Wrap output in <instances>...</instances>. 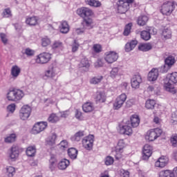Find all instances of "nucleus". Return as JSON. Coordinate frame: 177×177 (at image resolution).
Here are the masks:
<instances>
[{"mask_svg": "<svg viewBox=\"0 0 177 177\" xmlns=\"http://www.w3.org/2000/svg\"><path fill=\"white\" fill-rule=\"evenodd\" d=\"M175 84H177V72L167 74V77L163 79V86L167 92L170 93H176Z\"/></svg>", "mask_w": 177, "mask_h": 177, "instance_id": "f257e3e1", "label": "nucleus"}, {"mask_svg": "<svg viewBox=\"0 0 177 177\" xmlns=\"http://www.w3.org/2000/svg\"><path fill=\"white\" fill-rule=\"evenodd\" d=\"M24 97V91L20 89L14 88L10 90L7 93V99L10 102H19Z\"/></svg>", "mask_w": 177, "mask_h": 177, "instance_id": "f03ea898", "label": "nucleus"}, {"mask_svg": "<svg viewBox=\"0 0 177 177\" xmlns=\"http://www.w3.org/2000/svg\"><path fill=\"white\" fill-rule=\"evenodd\" d=\"M95 142V136L93 135H88L82 140L83 147L86 150L91 151L93 149V142Z\"/></svg>", "mask_w": 177, "mask_h": 177, "instance_id": "7ed1b4c3", "label": "nucleus"}, {"mask_svg": "<svg viewBox=\"0 0 177 177\" xmlns=\"http://www.w3.org/2000/svg\"><path fill=\"white\" fill-rule=\"evenodd\" d=\"M77 13L78 16L82 17L83 19L91 18L93 16V11L88 8L82 7L77 10Z\"/></svg>", "mask_w": 177, "mask_h": 177, "instance_id": "20e7f679", "label": "nucleus"}, {"mask_svg": "<svg viewBox=\"0 0 177 177\" xmlns=\"http://www.w3.org/2000/svg\"><path fill=\"white\" fill-rule=\"evenodd\" d=\"M174 3L171 1H167L162 5V8L160 12L162 15H165L166 16H169L171 13L174 11Z\"/></svg>", "mask_w": 177, "mask_h": 177, "instance_id": "39448f33", "label": "nucleus"}, {"mask_svg": "<svg viewBox=\"0 0 177 177\" xmlns=\"http://www.w3.org/2000/svg\"><path fill=\"white\" fill-rule=\"evenodd\" d=\"M50 59H52V57L49 53H43L37 56L36 63L39 64H46V63L50 62Z\"/></svg>", "mask_w": 177, "mask_h": 177, "instance_id": "423d86ee", "label": "nucleus"}, {"mask_svg": "<svg viewBox=\"0 0 177 177\" xmlns=\"http://www.w3.org/2000/svg\"><path fill=\"white\" fill-rule=\"evenodd\" d=\"M46 127H48V122H39L33 126L32 132L35 135L41 133V132H42V131H45V129H46Z\"/></svg>", "mask_w": 177, "mask_h": 177, "instance_id": "0eeeda50", "label": "nucleus"}, {"mask_svg": "<svg viewBox=\"0 0 177 177\" xmlns=\"http://www.w3.org/2000/svg\"><path fill=\"white\" fill-rule=\"evenodd\" d=\"M125 100H127V95L125 93L121 94L118 96L113 103V109L114 110H120L124 103H125Z\"/></svg>", "mask_w": 177, "mask_h": 177, "instance_id": "6e6552de", "label": "nucleus"}, {"mask_svg": "<svg viewBox=\"0 0 177 177\" xmlns=\"http://www.w3.org/2000/svg\"><path fill=\"white\" fill-rule=\"evenodd\" d=\"M30 115H31V107H30L28 105L23 106L19 112V117L21 120H23L24 121H25V120H27Z\"/></svg>", "mask_w": 177, "mask_h": 177, "instance_id": "1a4fd4ad", "label": "nucleus"}, {"mask_svg": "<svg viewBox=\"0 0 177 177\" xmlns=\"http://www.w3.org/2000/svg\"><path fill=\"white\" fill-rule=\"evenodd\" d=\"M118 11L119 13L123 15L124 13H127L129 10V5L128 3H125L124 0H119L118 3Z\"/></svg>", "mask_w": 177, "mask_h": 177, "instance_id": "9d476101", "label": "nucleus"}, {"mask_svg": "<svg viewBox=\"0 0 177 177\" xmlns=\"http://www.w3.org/2000/svg\"><path fill=\"white\" fill-rule=\"evenodd\" d=\"M151 154H153V147H151L149 144L145 145L142 150V160H146L150 158Z\"/></svg>", "mask_w": 177, "mask_h": 177, "instance_id": "9b49d317", "label": "nucleus"}, {"mask_svg": "<svg viewBox=\"0 0 177 177\" xmlns=\"http://www.w3.org/2000/svg\"><path fill=\"white\" fill-rule=\"evenodd\" d=\"M118 59V54L114 51H109L106 53L105 60L106 63L111 64L117 62Z\"/></svg>", "mask_w": 177, "mask_h": 177, "instance_id": "f8f14e48", "label": "nucleus"}, {"mask_svg": "<svg viewBox=\"0 0 177 177\" xmlns=\"http://www.w3.org/2000/svg\"><path fill=\"white\" fill-rule=\"evenodd\" d=\"M20 154V148L17 145H12L10 149L9 157L11 160H16Z\"/></svg>", "mask_w": 177, "mask_h": 177, "instance_id": "ddd939ff", "label": "nucleus"}, {"mask_svg": "<svg viewBox=\"0 0 177 177\" xmlns=\"http://www.w3.org/2000/svg\"><path fill=\"white\" fill-rule=\"evenodd\" d=\"M165 63L169 67H172L176 63V54H169L165 59Z\"/></svg>", "mask_w": 177, "mask_h": 177, "instance_id": "4468645a", "label": "nucleus"}, {"mask_svg": "<svg viewBox=\"0 0 177 177\" xmlns=\"http://www.w3.org/2000/svg\"><path fill=\"white\" fill-rule=\"evenodd\" d=\"M142 82V77L140 75H134L131 78V86L136 89L139 88Z\"/></svg>", "mask_w": 177, "mask_h": 177, "instance_id": "2eb2a0df", "label": "nucleus"}, {"mask_svg": "<svg viewBox=\"0 0 177 177\" xmlns=\"http://www.w3.org/2000/svg\"><path fill=\"white\" fill-rule=\"evenodd\" d=\"M82 25L86 30H92L93 28V19L92 18H83Z\"/></svg>", "mask_w": 177, "mask_h": 177, "instance_id": "dca6fc26", "label": "nucleus"}, {"mask_svg": "<svg viewBox=\"0 0 177 177\" xmlns=\"http://www.w3.org/2000/svg\"><path fill=\"white\" fill-rule=\"evenodd\" d=\"M158 78V69L152 68L151 71L148 73V80L151 82L157 81Z\"/></svg>", "mask_w": 177, "mask_h": 177, "instance_id": "f3484780", "label": "nucleus"}, {"mask_svg": "<svg viewBox=\"0 0 177 177\" xmlns=\"http://www.w3.org/2000/svg\"><path fill=\"white\" fill-rule=\"evenodd\" d=\"M151 31H154V28H150L147 30H142L140 33L141 38L144 41H149L151 38Z\"/></svg>", "mask_w": 177, "mask_h": 177, "instance_id": "a211bd4d", "label": "nucleus"}, {"mask_svg": "<svg viewBox=\"0 0 177 177\" xmlns=\"http://www.w3.org/2000/svg\"><path fill=\"white\" fill-rule=\"evenodd\" d=\"M57 165V158L56 156L51 155L50 158L49 160V169L51 171H55L56 169V166Z\"/></svg>", "mask_w": 177, "mask_h": 177, "instance_id": "6ab92c4d", "label": "nucleus"}, {"mask_svg": "<svg viewBox=\"0 0 177 177\" xmlns=\"http://www.w3.org/2000/svg\"><path fill=\"white\" fill-rule=\"evenodd\" d=\"M79 66L80 68H84V71H88V70H89V67L91 66V64H89V60H88V58L84 57L81 59Z\"/></svg>", "mask_w": 177, "mask_h": 177, "instance_id": "aec40b11", "label": "nucleus"}, {"mask_svg": "<svg viewBox=\"0 0 177 177\" xmlns=\"http://www.w3.org/2000/svg\"><path fill=\"white\" fill-rule=\"evenodd\" d=\"M82 110L84 113H91L95 110V106H93V103L86 102L82 105Z\"/></svg>", "mask_w": 177, "mask_h": 177, "instance_id": "412c9836", "label": "nucleus"}, {"mask_svg": "<svg viewBox=\"0 0 177 177\" xmlns=\"http://www.w3.org/2000/svg\"><path fill=\"white\" fill-rule=\"evenodd\" d=\"M59 31L62 32V34H67V32L70 31V26H68V23H67V21H64L61 22Z\"/></svg>", "mask_w": 177, "mask_h": 177, "instance_id": "4be33fe9", "label": "nucleus"}, {"mask_svg": "<svg viewBox=\"0 0 177 177\" xmlns=\"http://www.w3.org/2000/svg\"><path fill=\"white\" fill-rule=\"evenodd\" d=\"M130 122H131V127L133 128H136V127H139L140 120L139 119V116H138V115H133L130 118Z\"/></svg>", "mask_w": 177, "mask_h": 177, "instance_id": "5701e85b", "label": "nucleus"}, {"mask_svg": "<svg viewBox=\"0 0 177 177\" xmlns=\"http://www.w3.org/2000/svg\"><path fill=\"white\" fill-rule=\"evenodd\" d=\"M56 75V73L55 72V68L53 66H50L48 69L44 73V77H46L47 78H53Z\"/></svg>", "mask_w": 177, "mask_h": 177, "instance_id": "b1692460", "label": "nucleus"}, {"mask_svg": "<svg viewBox=\"0 0 177 177\" xmlns=\"http://www.w3.org/2000/svg\"><path fill=\"white\" fill-rule=\"evenodd\" d=\"M70 165V160L64 158L62 159L59 163H58V169L64 170L66 169L67 167Z\"/></svg>", "mask_w": 177, "mask_h": 177, "instance_id": "393cba45", "label": "nucleus"}, {"mask_svg": "<svg viewBox=\"0 0 177 177\" xmlns=\"http://www.w3.org/2000/svg\"><path fill=\"white\" fill-rule=\"evenodd\" d=\"M120 133H122V135H132V128L131 127V126L129 125H123L121 128H120Z\"/></svg>", "mask_w": 177, "mask_h": 177, "instance_id": "a878e982", "label": "nucleus"}, {"mask_svg": "<svg viewBox=\"0 0 177 177\" xmlns=\"http://www.w3.org/2000/svg\"><path fill=\"white\" fill-rule=\"evenodd\" d=\"M84 136L85 132L84 131H80L71 138V140H72V142H80V140H81V138Z\"/></svg>", "mask_w": 177, "mask_h": 177, "instance_id": "bb28decb", "label": "nucleus"}, {"mask_svg": "<svg viewBox=\"0 0 177 177\" xmlns=\"http://www.w3.org/2000/svg\"><path fill=\"white\" fill-rule=\"evenodd\" d=\"M138 45V41L136 40H132L130 42H128L125 45V50L126 52H131V50H133L135 49V47Z\"/></svg>", "mask_w": 177, "mask_h": 177, "instance_id": "cd10ccee", "label": "nucleus"}, {"mask_svg": "<svg viewBox=\"0 0 177 177\" xmlns=\"http://www.w3.org/2000/svg\"><path fill=\"white\" fill-rule=\"evenodd\" d=\"M26 153L28 157H35L37 154V147L35 146L28 147Z\"/></svg>", "mask_w": 177, "mask_h": 177, "instance_id": "c85d7f7f", "label": "nucleus"}, {"mask_svg": "<svg viewBox=\"0 0 177 177\" xmlns=\"http://www.w3.org/2000/svg\"><path fill=\"white\" fill-rule=\"evenodd\" d=\"M68 156L71 160H75L78 156V150L74 147L69 148L68 149Z\"/></svg>", "mask_w": 177, "mask_h": 177, "instance_id": "c756f323", "label": "nucleus"}, {"mask_svg": "<svg viewBox=\"0 0 177 177\" xmlns=\"http://www.w3.org/2000/svg\"><path fill=\"white\" fill-rule=\"evenodd\" d=\"M84 2L86 5L93 8H100L102 6V3L97 0H84Z\"/></svg>", "mask_w": 177, "mask_h": 177, "instance_id": "7c9ffc66", "label": "nucleus"}, {"mask_svg": "<svg viewBox=\"0 0 177 177\" xmlns=\"http://www.w3.org/2000/svg\"><path fill=\"white\" fill-rule=\"evenodd\" d=\"M159 177H175V173L171 170H162L159 172Z\"/></svg>", "mask_w": 177, "mask_h": 177, "instance_id": "2f4dec72", "label": "nucleus"}, {"mask_svg": "<svg viewBox=\"0 0 177 177\" xmlns=\"http://www.w3.org/2000/svg\"><path fill=\"white\" fill-rule=\"evenodd\" d=\"M149 21V17L146 15H141L138 17L137 23L138 26H146V24Z\"/></svg>", "mask_w": 177, "mask_h": 177, "instance_id": "473e14b6", "label": "nucleus"}, {"mask_svg": "<svg viewBox=\"0 0 177 177\" xmlns=\"http://www.w3.org/2000/svg\"><path fill=\"white\" fill-rule=\"evenodd\" d=\"M153 48V46L150 43L148 44H141L138 46L139 50H142V52H148V50H151Z\"/></svg>", "mask_w": 177, "mask_h": 177, "instance_id": "72a5a7b5", "label": "nucleus"}, {"mask_svg": "<svg viewBox=\"0 0 177 177\" xmlns=\"http://www.w3.org/2000/svg\"><path fill=\"white\" fill-rule=\"evenodd\" d=\"M26 24L28 26H37L38 24V18L37 17H30L26 18Z\"/></svg>", "mask_w": 177, "mask_h": 177, "instance_id": "f704fd0d", "label": "nucleus"}, {"mask_svg": "<svg viewBox=\"0 0 177 177\" xmlns=\"http://www.w3.org/2000/svg\"><path fill=\"white\" fill-rule=\"evenodd\" d=\"M21 71V69L17 66H13L11 68V75L14 77V78H17L19 75H20V72Z\"/></svg>", "mask_w": 177, "mask_h": 177, "instance_id": "c9c22d12", "label": "nucleus"}, {"mask_svg": "<svg viewBox=\"0 0 177 177\" xmlns=\"http://www.w3.org/2000/svg\"><path fill=\"white\" fill-rule=\"evenodd\" d=\"M145 138L149 142H153V140H156V139H157V135L153 130H151L150 131H148L147 135L145 136Z\"/></svg>", "mask_w": 177, "mask_h": 177, "instance_id": "e433bc0d", "label": "nucleus"}, {"mask_svg": "<svg viewBox=\"0 0 177 177\" xmlns=\"http://www.w3.org/2000/svg\"><path fill=\"white\" fill-rule=\"evenodd\" d=\"M162 35L165 38V39H169V38L172 37V32L171 31V29L165 28L162 30Z\"/></svg>", "mask_w": 177, "mask_h": 177, "instance_id": "4c0bfd02", "label": "nucleus"}, {"mask_svg": "<svg viewBox=\"0 0 177 177\" xmlns=\"http://www.w3.org/2000/svg\"><path fill=\"white\" fill-rule=\"evenodd\" d=\"M57 138V136L56 133H53L52 136L46 140V144L48 145V146H53L54 145H56Z\"/></svg>", "mask_w": 177, "mask_h": 177, "instance_id": "58836bf2", "label": "nucleus"}, {"mask_svg": "<svg viewBox=\"0 0 177 177\" xmlns=\"http://www.w3.org/2000/svg\"><path fill=\"white\" fill-rule=\"evenodd\" d=\"M155 106H156V100H154L149 99L145 102V107L148 110H153Z\"/></svg>", "mask_w": 177, "mask_h": 177, "instance_id": "ea45409f", "label": "nucleus"}, {"mask_svg": "<svg viewBox=\"0 0 177 177\" xmlns=\"http://www.w3.org/2000/svg\"><path fill=\"white\" fill-rule=\"evenodd\" d=\"M17 138L15 133H11L4 138V142L6 143H13V142H16Z\"/></svg>", "mask_w": 177, "mask_h": 177, "instance_id": "a19ab883", "label": "nucleus"}, {"mask_svg": "<svg viewBox=\"0 0 177 177\" xmlns=\"http://www.w3.org/2000/svg\"><path fill=\"white\" fill-rule=\"evenodd\" d=\"M15 174H16V169L15 167L12 166H9L6 167V175L8 177H13L15 176Z\"/></svg>", "mask_w": 177, "mask_h": 177, "instance_id": "79ce46f5", "label": "nucleus"}, {"mask_svg": "<svg viewBox=\"0 0 177 177\" xmlns=\"http://www.w3.org/2000/svg\"><path fill=\"white\" fill-rule=\"evenodd\" d=\"M95 102H99L100 103H104L106 102V97L103 93H97Z\"/></svg>", "mask_w": 177, "mask_h": 177, "instance_id": "37998d69", "label": "nucleus"}, {"mask_svg": "<svg viewBox=\"0 0 177 177\" xmlns=\"http://www.w3.org/2000/svg\"><path fill=\"white\" fill-rule=\"evenodd\" d=\"M59 120L60 118H59V117L57 116L55 113H52L48 118V122H51V124H55V122H57V121H59Z\"/></svg>", "mask_w": 177, "mask_h": 177, "instance_id": "c03bdc74", "label": "nucleus"}, {"mask_svg": "<svg viewBox=\"0 0 177 177\" xmlns=\"http://www.w3.org/2000/svg\"><path fill=\"white\" fill-rule=\"evenodd\" d=\"M102 80H103V76L94 77L91 79L90 84H93L94 85H96L97 84H100V82H102Z\"/></svg>", "mask_w": 177, "mask_h": 177, "instance_id": "a18cd8bd", "label": "nucleus"}, {"mask_svg": "<svg viewBox=\"0 0 177 177\" xmlns=\"http://www.w3.org/2000/svg\"><path fill=\"white\" fill-rule=\"evenodd\" d=\"M132 28V23H129L125 26L124 30V35L128 37L129 34H131V30Z\"/></svg>", "mask_w": 177, "mask_h": 177, "instance_id": "49530a36", "label": "nucleus"}, {"mask_svg": "<svg viewBox=\"0 0 177 177\" xmlns=\"http://www.w3.org/2000/svg\"><path fill=\"white\" fill-rule=\"evenodd\" d=\"M0 39L3 45H8V42H9V39H8V35L3 32L0 33Z\"/></svg>", "mask_w": 177, "mask_h": 177, "instance_id": "de8ad7c7", "label": "nucleus"}, {"mask_svg": "<svg viewBox=\"0 0 177 177\" xmlns=\"http://www.w3.org/2000/svg\"><path fill=\"white\" fill-rule=\"evenodd\" d=\"M49 45H50V39L47 37L41 39V46L45 48Z\"/></svg>", "mask_w": 177, "mask_h": 177, "instance_id": "09e8293b", "label": "nucleus"}, {"mask_svg": "<svg viewBox=\"0 0 177 177\" xmlns=\"http://www.w3.org/2000/svg\"><path fill=\"white\" fill-rule=\"evenodd\" d=\"M125 147V142H124V140H120L118 142L117 145V150L119 151H121L122 149Z\"/></svg>", "mask_w": 177, "mask_h": 177, "instance_id": "8fccbe9b", "label": "nucleus"}, {"mask_svg": "<svg viewBox=\"0 0 177 177\" xmlns=\"http://www.w3.org/2000/svg\"><path fill=\"white\" fill-rule=\"evenodd\" d=\"M24 53L26 55V56H34V54L35 53V52L34 51V50H32L30 48H27L25 49Z\"/></svg>", "mask_w": 177, "mask_h": 177, "instance_id": "3c124183", "label": "nucleus"}, {"mask_svg": "<svg viewBox=\"0 0 177 177\" xmlns=\"http://www.w3.org/2000/svg\"><path fill=\"white\" fill-rule=\"evenodd\" d=\"M79 48H80V44L77 42V40H74V42L72 44V52L75 53V52H77V50H78Z\"/></svg>", "mask_w": 177, "mask_h": 177, "instance_id": "603ef678", "label": "nucleus"}, {"mask_svg": "<svg viewBox=\"0 0 177 177\" xmlns=\"http://www.w3.org/2000/svg\"><path fill=\"white\" fill-rule=\"evenodd\" d=\"M75 117L77 120H82V112L80 109L75 110Z\"/></svg>", "mask_w": 177, "mask_h": 177, "instance_id": "864d4df0", "label": "nucleus"}, {"mask_svg": "<svg viewBox=\"0 0 177 177\" xmlns=\"http://www.w3.org/2000/svg\"><path fill=\"white\" fill-rule=\"evenodd\" d=\"M170 140L172 146L174 147H177V135H173Z\"/></svg>", "mask_w": 177, "mask_h": 177, "instance_id": "5fc2aeb1", "label": "nucleus"}, {"mask_svg": "<svg viewBox=\"0 0 177 177\" xmlns=\"http://www.w3.org/2000/svg\"><path fill=\"white\" fill-rule=\"evenodd\" d=\"M63 44L59 41H55L52 46L53 49H59L62 48Z\"/></svg>", "mask_w": 177, "mask_h": 177, "instance_id": "6e6d98bb", "label": "nucleus"}, {"mask_svg": "<svg viewBox=\"0 0 177 177\" xmlns=\"http://www.w3.org/2000/svg\"><path fill=\"white\" fill-rule=\"evenodd\" d=\"M114 162V158L111 156H107L105 159L106 165H111Z\"/></svg>", "mask_w": 177, "mask_h": 177, "instance_id": "4d7b16f0", "label": "nucleus"}, {"mask_svg": "<svg viewBox=\"0 0 177 177\" xmlns=\"http://www.w3.org/2000/svg\"><path fill=\"white\" fill-rule=\"evenodd\" d=\"M169 69H171V66L165 64V63L160 68L161 73H167L168 70Z\"/></svg>", "mask_w": 177, "mask_h": 177, "instance_id": "13d9d810", "label": "nucleus"}, {"mask_svg": "<svg viewBox=\"0 0 177 177\" xmlns=\"http://www.w3.org/2000/svg\"><path fill=\"white\" fill-rule=\"evenodd\" d=\"M118 75V68H113L111 71V78H115Z\"/></svg>", "mask_w": 177, "mask_h": 177, "instance_id": "bf43d9fd", "label": "nucleus"}, {"mask_svg": "<svg viewBox=\"0 0 177 177\" xmlns=\"http://www.w3.org/2000/svg\"><path fill=\"white\" fill-rule=\"evenodd\" d=\"M3 17H10V16H12V12L10 11V9L6 8L3 12Z\"/></svg>", "mask_w": 177, "mask_h": 177, "instance_id": "052dcab7", "label": "nucleus"}, {"mask_svg": "<svg viewBox=\"0 0 177 177\" xmlns=\"http://www.w3.org/2000/svg\"><path fill=\"white\" fill-rule=\"evenodd\" d=\"M93 49L96 53H100V52H102V46L100 44H94Z\"/></svg>", "mask_w": 177, "mask_h": 177, "instance_id": "680f3d73", "label": "nucleus"}, {"mask_svg": "<svg viewBox=\"0 0 177 177\" xmlns=\"http://www.w3.org/2000/svg\"><path fill=\"white\" fill-rule=\"evenodd\" d=\"M167 162H158L156 161L155 162V167H158V168H164L165 165H167Z\"/></svg>", "mask_w": 177, "mask_h": 177, "instance_id": "e2e57ef3", "label": "nucleus"}, {"mask_svg": "<svg viewBox=\"0 0 177 177\" xmlns=\"http://www.w3.org/2000/svg\"><path fill=\"white\" fill-rule=\"evenodd\" d=\"M8 111H10V113H13L15 110H16V104H11L8 106L7 107Z\"/></svg>", "mask_w": 177, "mask_h": 177, "instance_id": "0e129e2a", "label": "nucleus"}, {"mask_svg": "<svg viewBox=\"0 0 177 177\" xmlns=\"http://www.w3.org/2000/svg\"><path fill=\"white\" fill-rule=\"evenodd\" d=\"M153 131L155 133V134L156 135V138L161 136V135L162 134V129H161L156 128Z\"/></svg>", "mask_w": 177, "mask_h": 177, "instance_id": "69168bd1", "label": "nucleus"}, {"mask_svg": "<svg viewBox=\"0 0 177 177\" xmlns=\"http://www.w3.org/2000/svg\"><path fill=\"white\" fill-rule=\"evenodd\" d=\"M120 176L121 177H129V171L122 169L120 170Z\"/></svg>", "mask_w": 177, "mask_h": 177, "instance_id": "338daca9", "label": "nucleus"}, {"mask_svg": "<svg viewBox=\"0 0 177 177\" xmlns=\"http://www.w3.org/2000/svg\"><path fill=\"white\" fill-rule=\"evenodd\" d=\"M61 149H67L68 147V143L67 140H62L59 144Z\"/></svg>", "mask_w": 177, "mask_h": 177, "instance_id": "774afa93", "label": "nucleus"}]
</instances>
